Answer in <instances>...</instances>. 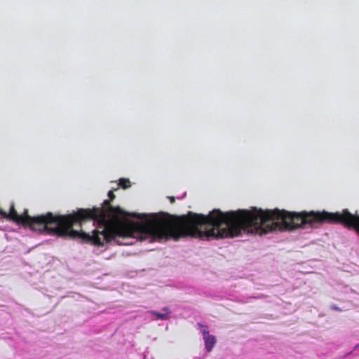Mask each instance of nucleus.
Here are the masks:
<instances>
[{"label": "nucleus", "instance_id": "1", "mask_svg": "<svg viewBox=\"0 0 359 359\" xmlns=\"http://www.w3.org/2000/svg\"><path fill=\"white\" fill-rule=\"evenodd\" d=\"M0 215L34 231L72 239L78 238L83 243L97 247H102L104 243L112 241H116L117 237L130 238L135 237V234H143L153 238V219L145 223L133 222L117 226L109 224L108 220L110 218L131 216L147 219L149 216L147 214L126 212L118 206H112L109 200H104L101 208H80L69 215H53L49 212L31 217L27 209L22 215H18L14 204H11L8 213L1 210Z\"/></svg>", "mask_w": 359, "mask_h": 359}, {"label": "nucleus", "instance_id": "2", "mask_svg": "<svg viewBox=\"0 0 359 359\" xmlns=\"http://www.w3.org/2000/svg\"><path fill=\"white\" fill-rule=\"evenodd\" d=\"M325 223L341 224L348 229H354L359 234V215L351 213L348 209L336 212L325 210L290 212L282 210V231L307 226L313 228Z\"/></svg>", "mask_w": 359, "mask_h": 359}, {"label": "nucleus", "instance_id": "3", "mask_svg": "<svg viewBox=\"0 0 359 359\" xmlns=\"http://www.w3.org/2000/svg\"><path fill=\"white\" fill-rule=\"evenodd\" d=\"M162 311H163V313H159V312L154 311H149V313L151 316H156V319H159V320H165L169 319L170 315V313H171L170 309H169V308L168 307H163L162 309Z\"/></svg>", "mask_w": 359, "mask_h": 359}, {"label": "nucleus", "instance_id": "4", "mask_svg": "<svg viewBox=\"0 0 359 359\" xmlns=\"http://www.w3.org/2000/svg\"><path fill=\"white\" fill-rule=\"evenodd\" d=\"M203 339L205 341V349L207 351L210 352L216 344L215 337L210 334Z\"/></svg>", "mask_w": 359, "mask_h": 359}, {"label": "nucleus", "instance_id": "5", "mask_svg": "<svg viewBox=\"0 0 359 359\" xmlns=\"http://www.w3.org/2000/svg\"><path fill=\"white\" fill-rule=\"evenodd\" d=\"M118 186H120L124 189H128L131 186L130 181L129 180V179L121 178L119 180Z\"/></svg>", "mask_w": 359, "mask_h": 359}, {"label": "nucleus", "instance_id": "6", "mask_svg": "<svg viewBox=\"0 0 359 359\" xmlns=\"http://www.w3.org/2000/svg\"><path fill=\"white\" fill-rule=\"evenodd\" d=\"M198 326L201 332V333L203 334V338H205V337L207 336H209V330H208V327L207 325H203L201 323H198Z\"/></svg>", "mask_w": 359, "mask_h": 359}, {"label": "nucleus", "instance_id": "7", "mask_svg": "<svg viewBox=\"0 0 359 359\" xmlns=\"http://www.w3.org/2000/svg\"><path fill=\"white\" fill-rule=\"evenodd\" d=\"M108 196H109L110 201L114 200L116 197L115 194H114L113 191H111V190L108 192Z\"/></svg>", "mask_w": 359, "mask_h": 359}, {"label": "nucleus", "instance_id": "8", "mask_svg": "<svg viewBox=\"0 0 359 359\" xmlns=\"http://www.w3.org/2000/svg\"><path fill=\"white\" fill-rule=\"evenodd\" d=\"M168 199L171 203H174L175 202V198L174 196H168Z\"/></svg>", "mask_w": 359, "mask_h": 359}]
</instances>
